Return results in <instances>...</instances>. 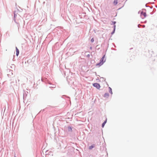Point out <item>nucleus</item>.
Segmentation results:
<instances>
[{
	"instance_id": "obj_1",
	"label": "nucleus",
	"mask_w": 157,
	"mask_h": 157,
	"mask_svg": "<svg viewBox=\"0 0 157 157\" xmlns=\"http://www.w3.org/2000/svg\"><path fill=\"white\" fill-rule=\"evenodd\" d=\"M105 55H104L103 56L101 59L100 60V62L97 64V65L101 66L105 62V60H104Z\"/></svg>"
},
{
	"instance_id": "obj_3",
	"label": "nucleus",
	"mask_w": 157,
	"mask_h": 157,
	"mask_svg": "<svg viewBox=\"0 0 157 157\" xmlns=\"http://www.w3.org/2000/svg\"><path fill=\"white\" fill-rule=\"evenodd\" d=\"M93 85L94 86L96 87L97 88L99 89L100 87V85L98 83H94L93 84Z\"/></svg>"
},
{
	"instance_id": "obj_4",
	"label": "nucleus",
	"mask_w": 157,
	"mask_h": 157,
	"mask_svg": "<svg viewBox=\"0 0 157 157\" xmlns=\"http://www.w3.org/2000/svg\"><path fill=\"white\" fill-rule=\"evenodd\" d=\"M16 54L17 56H18L19 54V50L17 47H16Z\"/></svg>"
},
{
	"instance_id": "obj_5",
	"label": "nucleus",
	"mask_w": 157,
	"mask_h": 157,
	"mask_svg": "<svg viewBox=\"0 0 157 157\" xmlns=\"http://www.w3.org/2000/svg\"><path fill=\"white\" fill-rule=\"evenodd\" d=\"M113 3L115 5H116L117 3V0H114L113 2Z\"/></svg>"
},
{
	"instance_id": "obj_2",
	"label": "nucleus",
	"mask_w": 157,
	"mask_h": 157,
	"mask_svg": "<svg viewBox=\"0 0 157 157\" xmlns=\"http://www.w3.org/2000/svg\"><path fill=\"white\" fill-rule=\"evenodd\" d=\"M140 14L142 18H143L145 17L146 16V13L145 12H144V11L141 12Z\"/></svg>"
},
{
	"instance_id": "obj_10",
	"label": "nucleus",
	"mask_w": 157,
	"mask_h": 157,
	"mask_svg": "<svg viewBox=\"0 0 157 157\" xmlns=\"http://www.w3.org/2000/svg\"><path fill=\"white\" fill-rule=\"evenodd\" d=\"M116 23V22L114 21V24H115Z\"/></svg>"
},
{
	"instance_id": "obj_7",
	"label": "nucleus",
	"mask_w": 157,
	"mask_h": 157,
	"mask_svg": "<svg viewBox=\"0 0 157 157\" xmlns=\"http://www.w3.org/2000/svg\"><path fill=\"white\" fill-rule=\"evenodd\" d=\"M106 121L107 120H106L105 121H104L103 123L102 124V127H103L105 125V123H106Z\"/></svg>"
},
{
	"instance_id": "obj_11",
	"label": "nucleus",
	"mask_w": 157,
	"mask_h": 157,
	"mask_svg": "<svg viewBox=\"0 0 157 157\" xmlns=\"http://www.w3.org/2000/svg\"><path fill=\"white\" fill-rule=\"evenodd\" d=\"M14 157H16L15 156Z\"/></svg>"
},
{
	"instance_id": "obj_6",
	"label": "nucleus",
	"mask_w": 157,
	"mask_h": 157,
	"mask_svg": "<svg viewBox=\"0 0 157 157\" xmlns=\"http://www.w3.org/2000/svg\"><path fill=\"white\" fill-rule=\"evenodd\" d=\"M94 147V145H92L91 146H90L89 147V149H92Z\"/></svg>"
},
{
	"instance_id": "obj_9",
	"label": "nucleus",
	"mask_w": 157,
	"mask_h": 157,
	"mask_svg": "<svg viewBox=\"0 0 157 157\" xmlns=\"http://www.w3.org/2000/svg\"><path fill=\"white\" fill-rule=\"evenodd\" d=\"M109 88L110 89L111 91L112 92V91H111L112 89H111L110 87H109ZM111 92L112 93V92Z\"/></svg>"
},
{
	"instance_id": "obj_8",
	"label": "nucleus",
	"mask_w": 157,
	"mask_h": 157,
	"mask_svg": "<svg viewBox=\"0 0 157 157\" xmlns=\"http://www.w3.org/2000/svg\"><path fill=\"white\" fill-rule=\"evenodd\" d=\"M94 41V38H92L91 40V42H93Z\"/></svg>"
}]
</instances>
